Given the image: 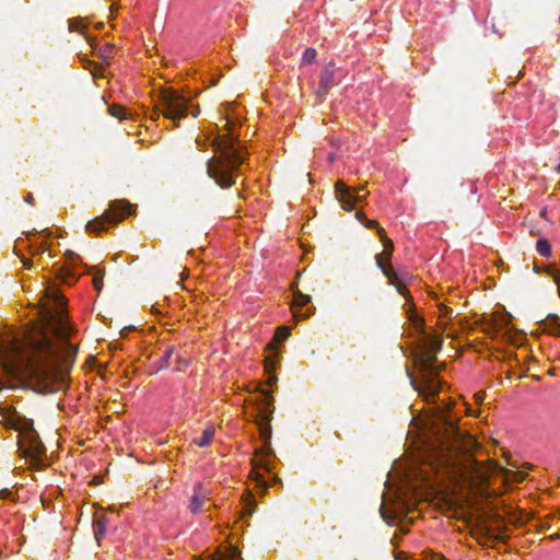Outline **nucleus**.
<instances>
[{
	"instance_id": "37",
	"label": "nucleus",
	"mask_w": 560,
	"mask_h": 560,
	"mask_svg": "<svg viewBox=\"0 0 560 560\" xmlns=\"http://www.w3.org/2000/svg\"><path fill=\"white\" fill-rule=\"evenodd\" d=\"M119 214H121V210L116 211V215H119Z\"/></svg>"
},
{
	"instance_id": "23",
	"label": "nucleus",
	"mask_w": 560,
	"mask_h": 560,
	"mask_svg": "<svg viewBox=\"0 0 560 560\" xmlns=\"http://www.w3.org/2000/svg\"><path fill=\"white\" fill-rule=\"evenodd\" d=\"M86 27L88 23L84 19L77 18L69 21V30L71 32H78L83 34Z\"/></svg>"
},
{
	"instance_id": "28",
	"label": "nucleus",
	"mask_w": 560,
	"mask_h": 560,
	"mask_svg": "<svg viewBox=\"0 0 560 560\" xmlns=\"http://www.w3.org/2000/svg\"><path fill=\"white\" fill-rule=\"evenodd\" d=\"M104 272L102 270H95L93 273V287L96 291H101L103 288Z\"/></svg>"
},
{
	"instance_id": "6",
	"label": "nucleus",
	"mask_w": 560,
	"mask_h": 560,
	"mask_svg": "<svg viewBox=\"0 0 560 560\" xmlns=\"http://www.w3.org/2000/svg\"><path fill=\"white\" fill-rule=\"evenodd\" d=\"M154 113L156 116L161 114L164 118L173 121L174 126H178V121L188 114L197 117L199 109L176 90L164 89L159 93Z\"/></svg>"
},
{
	"instance_id": "25",
	"label": "nucleus",
	"mask_w": 560,
	"mask_h": 560,
	"mask_svg": "<svg viewBox=\"0 0 560 560\" xmlns=\"http://www.w3.org/2000/svg\"><path fill=\"white\" fill-rule=\"evenodd\" d=\"M355 218L358 219V221H360L365 228L368 229H376V231L378 232V228H381L377 223V221L375 220H370L368 219L364 213L362 211H358L355 213Z\"/></svg>"
},
{
	"instance_id": "21",
	"label": "nucleus",
	"mask_w": 560,
	"mask_h": 560,
	"mask_svg": "<svg viewBox=\"0 0 560 560\" xmlns=\"http://www.w3.org/2000/svg\"><path fill=\"white\" fill-rule=\"evenodd\" d=\"M544 330L553 336H560V318L558 315H549L542 323Z\"/></svg>"
},
{
	"instance_id": "13",
	"label": "nucleus",
	"mask_w": 560,
	"mask_h": 560,
	"mask_svg": "<svg viewBox=\"0 0 560 560\" xmlns=\"http://www.w3.org/2000/svg\"><path fill=\"white\" fill-rule=\"evenodd\" d=\"M470 532L477 540H480L481 544H486L488 539L498 537L497 521L487 517H478L471 525Z\"/></svg>"
},
{
	"instance_id": "22",
	"label": "nucleus",
	"mask_w": 560,
	"mask_h": 560,
	"mask_svg": "<svg viewBox=\"0 0 560 560\" xmlns=\"http://www.w3.org/2000/svg\"><path fill=\"white\" fill-rule=\"evenodd\" d=\"M108 113L110 116L125 120L131 118V114L121 105L113 104L108 107Z\"/></svg>"
},
{
	"instance_id": "11",
	"label": "nucleus",
	"mask_w": 560,
	"mask_h": 560,
	"mask_svg": "<svg viewBox=\"0 0 560 560\" xmlns=\"http://www.w3.org/2000/svg\"><path fill=\"white\" fill-rule=\"evenodd\" d=\"M336 197L346 211H351L355 208L357 203L365 200L368 191L364 187L351 189L343 182H337L335 185Z\"/></svg>"
},
{
	"instance_id": "19",
	"label": "nucleus",
	"mask_w": 560,
	"mask_h": 560,
	"mask_svg": "<svg viewBox=\"0 0 560 560\" xmlns=\"http://www.w3.org/2000/svg\"><path fill=\"white\" fill-rule=\"evenodd\" d=\"M452 313V310L444 305V304H440L439 305V320H438V328L441 330V332H445L447 337H451V338H455V332H451V331H446L447 330V320L446 318L450 316V314Z\"/></svg>"
},
{
	"instance_id": "26",
	"label": "nucleus",
	"mask_w": 560,
	"mask_h": 560,
	"mask_svg": "<svg viewBox=\"0 0 560 560\" xmlns=\"http://www.w3.org/2000/svg\"><path fill=\"white\" fill-rule=\"evenodd\" d=\"M290 336V328L287 326L278 327L275 332V341L283 342Z\"/></svg>"
},
{
	"instance_id": "4",
	"label": "nucleus",
	"mask_w": 560,
	"mask_h": 560,
	"mask_svg": "<svg viewBox=\"0 0 560 560\" xmlns=\"http://www.w3.org/2000/svg\"><path fill=\"white\" fill-rule=\"evenodd\" d=\"M228 133L218 136L212 141V148L218 154L208 162V174L222 188L235 184L238 167L244 163L246 152L231 133L230 122H225Z\"/></svg>"
},
{
	"instance_id": "20",
	"label": "nucleus",
	"mask_w": 560,
	"mask_h": 560,
	"mask_svg": "<svg viewBox=\"0 0 560 560\" xmlns=\"http://www.w3.org/2000/svg\"><path fill=\"white\" fill-rule=\"evenodd\" d=\"M215 434V428L212 424H208L199 436H195L192 443L198 447H206L210 445Z\"/></svg>"
},
{
	"instance_id": "14",
	"label": "nucleus",
	"mask_w": 560,
	"mask_h": 560,
	"mask_svg": "<svg viewBox=\"0 0 560 560\" xmlns=\"http://www.w3.org/2000/svg\"><path fill=\"white\" fill-rule=\"evenodd\" d=\"M78 259V256L71 253L68 254L67 257L68 266H59L58 264L54 265V273L56 278L65 284L74 283L78 277V270L75 267V261Z\"/></svg>"
},
{
	"instance_id": "2",
	"label": "nucleus",
	"mask_w": 560,
	"mask_h": 560,
	"mask_svg": "<svg viewBox=\"0 0 560 560\" xmlns=\"http://www.w3.org/2000/svg\"><path fill=\"white\" fill-rule=\"evenodd\" d=\"M66 298L55 288L39 301V319L23 343L0 342V365L13 376L25 378L39 392H58L68 386L77 349L69 342L72 328L65 311Z\"/></svg>"
},
{
	"instance_id": "15",
	"label": "nucleus",
	"mask_w": 560,
	"mask_h": 560,
	"mask_svg": "<svg viewBox=\"0 0 560 560\" xmlns=\"http://www.w3.org/2000/svg\"><path fill=\"white\" fill-rule=\"evenodd\" d=\"M279 365L278 350L273 343H270L266 348L265 355V372L268 375L267 385L272 386L277 382L275 372Z\"/></svg>"
},
{
	"instance_id": "7",
	"label": "nucleus",
	"mask_w": 560,
	"mask_h": 560,
	"mask_svg": "<svg viewBox=\"0 0 560 560\" xmlns=\"http://www.w3.org/2000/svg\"><path fill=\"white\" fill-rule=\"evenodd\" d=\"M378 236L383 245V250L375 256L376 265L387 278L388 283L394 285L397 292L408 300L410 299V294L405 285L404 279L392 265L394 243L389 237H387L383 228H378Z\"/></svg>"
},
{
	"instance_id": "5",
	"label": "nucleus",
	"mask_w": 560,
	"mask_h": 560,
	"mask_svg": "<svg viewBox=\"0 0 560 560\" xmlns=\"http://www.w3.org/2000/svg\"><path fill=\"white\" fill-rule=\"evenodd\" d=\"M5 425L18 431V444L21 454L32 466L39 467L45 458V446L34 430L33 422L13 412L7 419Z\"/></svg>"
},
{
	"instance_id": "36",
	"label": "nucleus",
	"mask_w": 560,
	"mask_h": 560,
	"mask_svg": "<svg viewBox=\"0 0 560 560\" xmlns=\"http://www.w3.org/2000/svg\"><path fill=\"white\" fill-rule=\"evenodd\" d=\"M23 245H24V241H19L18 246H23Z\"/></svg>"
},
{
	"instance_id": "10",
	"label": "nucleus",
	"mask_w": 560,
	"mask_h": 560,
	"mask_svg": "<svg viewBox=\"0 0 560 560\" xmlns=\"http://www.w3.org/2000/svg\"><path fill=\"white\" fill-rule=\"evenodd\" d=\"M255 411V422L258 427L260 438L266 441L270 440V420L273 413V399L268 392L262 393L259 400L257 401Z\"/></svg>"
},
{
	"instance_id": "12",
	"label": "nucleus",
	"mask_w": 560,
	"mask_h": 560,
	"mask_svg": "<svg viewBox=\"0 0 560 560\" xmlns=\"http://www.w3.org/2000/svg\"><path fill=\"white\" fill-rule=\"evenodd\" d=\"M293 300L291 303V312L296 322L308 318L314 313V306L311 305V296L302 293L292 285Z\"/></svg>"
},
{
	"instance_id": "34",
	"label": "nucleus",
	"mask_w": 560,
	"mask_h": 560,
	"mask_svg": "<svg viewBox=\"0 0 560 560\" xmlns=\"http://www.w3.org/2000/svg\"><path fill=\"white\" fill-rule=\"evenodd\" d=\"M244 514L246 515H250L253 513V509L248 506V504L246 503V506L244 508Z\"/></svg>"
},
{
	"instance_id": "27",
	"label": "nucleus",
	"mask_w": 560,
	"mask_h": 560,
	"mask_svg": "<svg viewBox=\"0 0 560 560\" xmlns=\"http://www.w3.org/2000/svg\"><path fill=\"white\" fill-rule=\"evenodd\" d=\"M537 252L545 257H548L551 254L550 244L546 240H539L537 242Z\"/></svg>"
},
{
	"instance_id": "32",
	"label": "nucleus",
	"mask_w": 560,
	"mask_h": 560,
	"mask_svg": "<svg viewBox=\"0 0 560 560\" xmlns=\"http://www.w3.org/2000/svg\"><path fill=\"white\" fill-rule=\"evenodd\" d=\"M485 398H486L485 392H478L474 395L475 402L479 404V405L483 402Z\"/></svg>"
},
{
	"instance_id": "31",
	"label": "nucleus",
	"mask_w": 560,
	"mask_h": 560,
	"mask_svg": "<svg viewBox=\"0 0 560 560\" xmlns=\"http://www.w3.org/2000/svg\"><path fill=\"white\" fill-rule=\"evenodd\" d=\"M91 67L90 71L93 74L94 78H104L105 77V69L103 66H96L92 62H89Z\"/></svg>"
},
{
	"instance_id": "30",
	"label": "nucleus",
	"mask_w": 560,
	"mask_h": 560,
	"mask_svg": "<svg viewBox=\"0 0 560 560\" xmlns=\"http://www.w3.org/2000/svg\"><path fill=\"white\" fill-rule=\"evenodd\" d=\"M114 54V46L112 44H105L103 47L100 48V57L107 61V59L110 58V56Z\"/></svg>"
},
{
	"instance_id": "24",
	"label": "nucleus",
	"mask_w": 560,
	"mask_h": 560,
	"mask_svg": "<svg viewBox=\"0 0 560 560\" xmlns=\"http://www.w3.org/2000/svg\"><path fill=\"white\" fill-rule=\"evenodd\" d=\"M332 77H334V72L332 70H325V72L323 73L322 75V79H320V88L322 90L326 93L330 88L331 85L334 84V80H332Z\"/></svg>"
},
{
	"instance_id": "3",
	"label": "nucleus",
	"mask_w": 560,
	"mask_h": 560,
	"mask_svg": "<svg viewBox=\"0 0 560 560\" xmlns=\"http://www.w3.org/2000/svg\"><path fill=\"white\" fill-rule=\"evenodd\" d=\"M406 313L415 329L422 334L413 352L419 376L411 384L427 402H434L443 387L439 374L445 365L436 364V354L442 348L443 338L436 332H423L424 320L411 310V305H407Z\"/></svg>"
},
{
	"instance_id": "35",
	"label": "nucleus",
	"mask_w": 560,
	"mask_h": 560,
	"mask_svg": "<svg viewBox=\"0 0 560 560\" xmlns=\"http://www.w3.org/2000/svg\"><path fill=\"white\" fill-rule=\"evenodd\" d=\"M431 560H444V558L440 557V556H435L433 557Z\"/></svg>"
},
{
	"instance_id": "17",
	"label": "nucleus",
	"mask_w": 560,
	"mask_h": 560,
	"mask_svg": "<svg viewBox=\"0 0 560 560\" xmlns=\"http://www.w3.org/2000/svg\"><path fill=\"white\" fill-rule=\"evenodd\" d=\"M490 320L494 332L506 329L504 334H508L509 325L511 322L510 314L505 313L504 311H497L492 313Z\"/></svg>"
},
{
	"instance_id": "1",
	"label": "nucleus",
	"mask_w": 560,
	"mask_h": 560,
	"mask_svg": "<svg viewBox=\"0 0 560 560\" xmlns=\"http://www.w3.org/2000/svg\"><path fill=\"white\" fill-rule=\"evenodd\" d=\"M450 400L438 408L422 430L425 455L416 478L450 504H474V498L501 495L508 486L525 479L523 471H513L494 462L479 464L471 457L477 446L472 435L465 434L451 415Z\"/></svg>"
},
{
	"instance_id": "16",
	"label": "nucleus",
	"mask_w": 560,
	"mask_h": 560,
	"mask_svg": "<svg viewBox=\"0 0 560 560\" xmlns=\"http://www.w3.org/2000/svg\"><path fill=\"white\" fill-rule=\"evenodd\" d=\"M49 235V233H40L39 235H34L33 240H30L32 256L37 259L38 265L44 264L43 254L50 249V243L48 242Z\"/></svg>"
},
{
	"instance_id": "33",
	"label": "nucleus",
	"mask_w": 560,
	"mask_h": 560,
	"mask_svg": "<svg viewBox=\"0 0 560 560\" xmlns=\"http://www.w3.org/2000/svg\"><path fill=\"white\" fill-rule=\"evenodd\" d=\"M21 261L26 269H31L33 266V259L22 257Z\"/></svg>"
},
{
	"instance_id": "8",
	"label": "nucleus",
	"mask_w": 560,
	"mask_h": 560,
	"mask_svg": "<svg viewBox=\"0 0 560 560\" xmlns=\"http://www.w3.org/2000/svg\"><path fill=\"white\" fill-rule=\"evenodd\" d=\"M133 212V207L126 200H117L110 203L108 210L86 224L89 233L98 234L107 230L110 225H115L126 218L130 217Z\"/></svg>"
},
{
	"instance_id": "29",
	"label": "nucleus",
	"mask_w": 560,
	"mask_h": 560,
	"mask_svg": "<svg viewBox=\"0 0 560 560\" xmlns=\"http://www.w3.org/2000/svg\"><path fill=\"white\" fill-rule=\"evenodd\" d=\"M316 50L314 48H307L302 56V62L305 65H311L316 59Z\"/></svg>"
},
{
	"instance_id": "9",
	"label": "nucleus",
	"mask_w": 560,
	"mask_h": 560,
	"mask_svg": "<svg viewBox=\"0 0 560 560\" xmlns=\"http://www.w3.org/2000/svg\"><path fill=\"white\" fill-rule=\"evenodd\" d=\"M270 440H264V445L256 451L252 459L249 478L256 486L262 489L268 487L265 474H270L275 463V455L269 445Z\"/></svg>"
},
{
	"instance_id": "18",
	"label": "nucleus",
	"mask_w": 560,
	"mask_h": 560,
	"mask_svg": "<svg viewBox=\"0 0 560 560\" xmlns=\"http://www.w3.org/2000/svg\"><path fill=\"white\" fill-rule=\"evenodd\" d=\"M195 560H242V558L237 548L229 547L225 553H211L207 557H198Z\"/></svg>"
}]
</instances>
